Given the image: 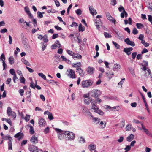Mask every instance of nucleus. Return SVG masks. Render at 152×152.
<instances>
[{"mask_svg": "<svg viewBox=\"0 0 152 152\" xmlns=\"http://www.w3.org/2000/svg\"><path fill=\"white\" fill-rule=\"evenodd\" d=\"M64 133L66 140L71 141L75 138V135L72 132L69 131H65Z\"/></svg>", "mask_w": 152, "mask_h": 152, "instance_id": "nucleus-1", "label": "nucleus"}, {"mask_svg": "<svg viewBox=\"0 0 152 152\" xmlns=\"http://www.w3.org/2000/svg\"><path fill=\"white\" fill-rule=\"evenodd\" d=\"M93 83V82L92 80L89 79L82 81L81 84L83 88H88L91 86Z\"/></svg>", "mask_w": 152, "mask_h": 152, "instance_id": "nucleus-2", "label": "nucleus"}, {"mask_svg": "<svg viewBox=\"0 0 152 152\" xmlns=\"http://www.w3.org/2000/svg\"><path fill=\"white\" fill-rule=\"evenodd\" d=\"M55 131L58 133V139L61 140H62L64 137V133L65 131H64L58 128H56Z\"/></svg>", "mask_w": 152, "mask_h": 152, "instance_id": "nucleus-3", "label": "nucleus"}, {"mask_svg": "<svg viewBox=\"0 0 152 152\" xmlns=\"http://www.w3.org/2000/svg\"><path fill=\"white\" fill-rule=\"evenodd\" d=\"M7 113L8 116H10L11 115L13 119H15L16 118V113L14 111H12V109L10 107H8L7 108Z\"/></svg>", "mask_w": 152, "mask_h": 152, "instance_id": "nucleus-4", "label": "nucleus"}, {"mask_svg": "<svg viewBox=\"0 0 152 152\" xmlns=\"http://www.w3.org/2000/svg\"><path fill=\"white\" fill-rule=\"evenodd\" d=\"M83 112L85 115L89 117L90 119L91 118V117H93L92 114L87 108H84L83 110Z\"/></svg>", "mask_w": 152, "mask_h": 152, "instance_id": "nucleus-5", "label": "nucleus"}, {"mask_svg": "<svg viewBox=\"0 0 152 152\" xmlns=\"http://www.w3.org/2000/svg\"><path fill=\"white\" fill-rule=\"evenodd\" d=\"M67 72L68 73L67 75L69 77L72 78H75L76 76L74 70L71 69H69L67 70Z\"/></svg>", "mask_w": 152, "mask_h": 152, "instance_id": "nucleus-6", "label": "nucleus"}, {"mask_svg": "<svg viewBox=\"0 0 152 152\" xmlns=\"http://www.w3.org/2000/svg\"><path fill=\"white\" fill-rule=\"evenodd\" d=\"M28 149L31 152H39V151H42L41 149L33 145L30 146Z\"/></svg>", "mask_w": 152, "mask_h": 152, "instance_id": "nucleus-7", "label": "nucleus"}, {"mask_svg": "<svg viewBox=\"0 0 152 152\" xmlns=\"http://www.w3.org/2000/svg\"><path fill=\"white\" fill-rule=\"evenodd\" d=\"M91 96L95 98L98 97L101 94L100 91L98 90H93L91 91Z\"/></svg>", "mask_w": 152, "mask_h": 152, "instance_id": "nucleus-8", "label": "nucleus"}, {"mask_svg": "<svg viewBox=\"0 0 152 152\" xmlns=\"http://www.w3.org/2000/svg\"><path fill=\"white\" fill-rule=\"evenodd\" d=\"M38 124L40 127H45L46 125V122L43 118H41L39 120Z\"/></svg>", "mask_w": 152, "mask_h": 152, "instance_id": "nucleus-9", "label": "nucleus"}, {"mask_svg": "<svg viewBox=\"0 0 152 152\" xmlns=\"http://www.w3.org/2000/svg\"><path fill=\"white\" fill-rule=\"evenodd\" d=\"M106 17L110 21L112 22L113 23H114V24L115 23V20L114 18L112 17L108 12H106Z\"/></svg>", "mask_w": 152, "mask_h": 152, "instance_id": "nucleus-10", "label": "nucleus"}, {"mask_svg": "<svg viewBox=\"0 0 152 152\" xmlns=\"http://www.w3.org/2000/svg\"><path fill=\"white\" fill-rule=\"evenodd\" d=\"M126 130L127 131H130L132 130L133 132H135L136 129L135 128L133 127L131 124L129 123L126 125L125 127Z\"/></svg>", "mask_w": 152, "mask_h": 152, "instance_id": "nucleus-11", "label": "nucleus"}, {"mask_svg": "<svg viewBox=\"0 0 152 152\" xmlns=\"http://www.w3.org/2000/svg\"><path fill=\"white\" fill-rule=\"evenodd\" d=\"M91 110H94V111L96 110V109H98V107L96 105V104L97 103V102H96L95 101L91 100Z\"/></svg>", "mask_w": 152, "mask_h": 152, "instance_id": "nucleus-12", "label": "nucleus"}, {"mask_svg": "<svg viewBox=\"0 0 152 152\" xmlns=\"http://www.w3.org/2000/svg\"><path fill=\"white\" fill-rule=\"evenodd\" d=\"M31 142L33 144H36L38 142V136L34 135L30 139Z\"/></svg>", "mask_w": 152, "mask_h": 152, "instance_id": "nucleus-13", "label": "nucleus"}, {"mask_svg": "<svg viewBox=\"0 0 152 152\" xmlns=\"http://www.w3.org/2000/svg\"><path fill=\"white\" fill-rule=\"evenodd\" d=\"M142 128L143 129V131L148 136L152 137V133L150 132L148 130L146 129L145 127L143 125V124H141Z\"/></svg>", "mask_w": 152, "mask_h": 152, "instance_id": "nucleus-14", "label": "nucleus"}, {"mask_svg": "<svg viewBox=\"0 0 152 152\" xmlns=\"http://www.w3.org/2000/svg\"><path fill=\"white\" fill-rule=\"evenodd\" d=\"M57 47L58 48H60L61 47V45L59 41L58 40H56L54 44L52 45L51 46V48L53 49H55Z\"/></svg>", "mask_w": 152, "mask_h": 152, "instance_id": "nucleus-15", "label": "nucleus"}, {"mask_svg": "<svg viewBox=\"0 0 152 152\" xmlns=\"http://www.w3.org/2000/svg\"><path fill=\"white\" fill-rule=\"evenodd\" d=\"M124 42L128 45H131L132 47L135 46V44L133 41H131L129 38H127L124 40Z\"/></svg>", "mask_w": 152, "mask_h": 152, "instance_id": "nucleus-16", "label": "nucleus"}, {"mask_svg": "<svg viewBox=\"0 0 152 152\" xmlns=\"http://www.w3.org/2000/svg\"><path fill=\"white\" fill-rule=\"evenodd\" d=\"M95 24L98 29L99 28L100 26H101L102 24V22H101L100 19H96L95 20Z\"/></svg>", "mask_w": 152, "mask_h": 152, "instance_id": "nucleus-17", "label": "nucleus"}, {"mask_svg": "<svg viewBox=\"0 0 152 152\" xmlns=\"http://www.w3.org/2000/svg\"><path fill=\"white\" fill-rule=\"evenodd\" d=\"M89 8L90 12L92 15H94L96 14L97 12L92 6L89 7Z\"/></svg>", "mask_w": 152, "mask_h": 152, "instance_id": "nucleus-18", "label": "nucleus"}, {"mask_svg": "<svg viewBox=\"0 0 152 152\" xmlns=\"http://www.w3.org/2000/svg\"><path fill=\"white\" fill-rule=\"evenodd\" d=\"M133 50V48L132 47L129 48H125L124 49V51L128 55L131 53V51Z\"/></svg>", "mask_w": 152, "mask_h": 152, "instance_id": "nucleus-19", "label": "nucleus"}, {"mask_svg": "<svg viewBox=\"0 0 152 152\" xmlns=\"http://www.w3.org/2000/svg\"><path fill=\"white\" fill-rule=\"evenodd\" d=\"M94 68L89 66L87 68V71L89 74H92L94 73Z\"/></svg>", "mask_w": 152, "mask_h": 152, "instance_id": "nucleus-20", "label": "nucleus"}, {"mask_svg": "<svg viewBox=\"0 0 152 152\" xmlns=\"http://www.w3.org/2000/svg\"><path fill=\"white\" fill-rule=\"evenodd\" d=\"M24 10L25 12L27 13V14L30 18H31L33 17L32 15L30 12L29 9L28 7H25L24 8Z\"/></svg>", "mask_w": 152, "mask_h": 152, "instance_id": "nucleus-21", "label": "nucleus"}, {"mask_svg": "<svg viewBox=\"0 0 152 152\" xmlns=\"http://www.w3.org/2000/svg\"><path fill=\"white\" fill-rule=\"evenodd\" d=\"M134 138V135L132 134H131L126 137V140L129 142H131L132 140H133Z\"/></svg>", "mask_w": 152, "mask_h": 152, "instance_id": "nucleus-22", "label": "nucleus"}, {"mask_svg": "<svg viewBox=\"0 0 152 152\" xmlns=\"http://www.w3.org/2000/svg\"><path fill=\"white\" fill-rule=\"evenodd\" d=\"M121 65L118 64L116 63L114 64L113 67V71L119 69L121 68Z\"/></svg>", "mask_w": 152, "mask_h": 152, "instance_id": "nucleus-23", "label": "nucleus"}, {"mask_svg": "<svg viewBox=\"0 0 152 152\" xmlns=\"http://www.w3.org/2000/svg\"><path fill=\"white\" fill-rule=\"evenodd\" d=\"M106 122L105 121H101L99 124V127L100 129H103L105 127Z\"/></svg>", "mask_w": 152, "mask_h": 152, "instance_id": "nucleus-24", "label": "nucleus"}, {"mask_svg": "<svg viewBox=\"0 0 152 152\" xmlns=\"http://www.w3.org/2000/svg\"><path fill=\"white\" fill-rule=\"evenodd\" d=\"M82 56L81 55L75 54L74 53V55L72 56L73 59H75V58L77 59H81L82 58Z\"/></svg>", "mask_w": 152, "mask_h": 152, "instance_id": "nucleus-25", "label": "nucleus"}, {"mask_svg": "<svg viewBox=\"0 0 152 152\" xmlns=\"http://www.w3.org/2000/svg\"><path fill=\"white\" fill-rule=\"evenodd\" d=\"M23 136V135L22 133L19 132L15 134L14 136V137L18 138L19 140H20L22 138Z\"/></svg>", "mask_w": 152, "mask_h": 152, "instance_id": "nucleus-26", "label": "nucleus"}, {"mask_svg": "<svg viewBox=\"0 0 152 152\" xmlns=\"http://www.w3.org/2000/svg\"><path fill=\"white\" fill-rule=\"evenodd\" d=\"M91 118H92V120H93L94 122L96 124H99L100 122V119L99 118L94 117L93 116V117H91Z\"/></svg>", "mask_w": 152, "mask_h": 152, "instance_id": "nucleus-27", "label": "nucleus"}, {"mask_svg": "<svg viewBox=\"0 0 152 152\" xmlns=\"http://www.w3.org/2000/svg\"><path fill=\"white\" fill-rule=\"evenodd\" d=\"M2 138L3 139L5 140H12V138L10 137V136L9 135H5L3 137H2Z\"/></svg>", "mask_w": 152, "mask_h": 152, "instance_id": "nucleus-28", "label": "nucleus"}, {"mask_svg": "<svg viewBox=\"0 0 152 152\" xmlns=\"http://www.w3.org/2000/svg\"><path fill=\"white\" fill-rule=\"evenodd\" d=\"M81 66V63L80 62H78L75 63H74L72 65L73 67L77 68L80 66Z\"/></svg>", "mask_w": 152, "mask_h": 152, "instance_id": "nucleus-29", "label": "nucleus"}, {"mask_svg": "<svg viewBox=\"0 0 152 152\" xmlns=\"http://www.w3.org/2000/svg\"><path fill=\"white\" fill-rule=\"evenodd\" d=\"M94 111L101 115H103L104 114L103 112L101 110L98 108V109H96V110H95Z\"/></svg>", "mask_w": 152, "mask_h": 152, "instance_id": "nucleus-30", "label": "nucleus"}, {"mask_svg": "<svg viewBox=\"0 0 152 152\" xmlns=\"http://www.w3.org/2000/svg\"><path fill=\"white\" fill-rule=\"evenodd\" d=\"M96 146L94 144H90L88 146V149L90 150H93L96 148Z\"/></svg>", "mask_w": 152, "mask_h": 152, "instance_id": "nucleus-31", "label": "nucleus"}, {"mask_svg": "<svg viewBox=\"0 0 152 152\" xmlns=\"http://www.w3.org/2000/svg\"><path fill=\"white\" fill-rule=\"evenodd\" d=\"M121 109L120 107L119 106H114L113 107H112L111 108V110L112 111H119L120 109Z\"/></svg>", "mask_w": 152, "mask_h": 152, "instance_id": "nucleus-32", "label": "nucleus"}, {"mask_svg": "<svg viewBox=\"0 0 152 152\" xmlns=\"http://www.w3.org/2000/svg\"><path fill=\"white\" fill-rule=\"evenodd\" d=\"M8 60L10 63L11 65L14 63V60L13 57L11 56L9 57Z\"/></svg>", "mask_w": 152, "mask_h": 152, "instance_id": "nucleus-33", "label": "nucleus"}, {"mask_svg": "<svg viewBox=\"0 0 152 152\" xmlns=\"http://www.w3.org/2000/svg\"><path fill=\"white\" fill-rule=\"evenodd\" d=\"M8 149L9 150H12V143L11 140H9L8 142Z\"/></svg>", "mask_w": 152, "mask_h": 152, "instance_id": "nucleus-34", "label": "nucleus"}, {"mask_svg": "<svg viewBox=\"0 0 152 152\" xmlns=\"http://www.w3.org/2000/svg\"><path fill=\"white\" fill-rule=\"evenodd\" d=\"M79 141L80 143H83L85 142V140L84 138L81 136L79 138Z\"/></svg>", "mask_w": 152, "mask_h": 152, "instance_id": "nucleus-35", "label": "nucleus"}, {"mask_svg": "<svg viewBox=\"0 0 152 152\" xmlns=\"http://www.w3.org/2000/svg\"><path fill=\"white\" fill-rule=\"evenodd\" d=\"M127 15V13L125 10H124L123 12L121 13V18H123L125 16V17H126Z\"/></svg>", "mask_w": 152, "mask_h": 152, "instance_id": "nucleus-36", "label": "nucleus"}, {"mask_svg": "<svg viewBox=\"0 0 152 152\" xmlns=\"http://www.w3.org/2000/svg\"><path fill=\"white\" fill-rule=\"evenodd\" d=\"M28 126L30 127L29 132L31 134H33L34 133V131L33 127L31 125H29Z\"/></svg>", "mask_w": 152, "mask_h": 152, "instance_id": "nucleus-37", "label": "nucleus"}, {"mask_svg": "<svg viewBox=\"0 0 152 152\" xmlns=\"http://www.w3.org/2000/svg\"><path fill=\"white\" fill-rule=\"evenodd\" d=\"M79 75L81 77H83L85 74V72L82 69L78 72Z\"/></svg>", "mask_w": 152, "mask_h": 152, "instance_id": "nucleus-38", "label": "nucleus"}, {"mask_svg": "<svg viewBox=\"0 0 152 152\" xmlns=\"http://www.w3.org/2000/svg\"><path fill=\"white\" fill-rule=\"evenodd\" d=\"M79 31H83L85 30V28L83 27L81 24H80L79 26Z\"/></svg>", "mask_w": 152, "mask_h": 152, "instance_id": "nucleus-39", "label": "nucleus"}, {"mask_svg": "<svg viewBox=\"0 0 152 152\" xmlns=\"http://www.w3.org/2000/svg\"><path fill=\"white\" fill-rule=\"evenodd\" d=\"M2 120L3 121H6L9 123L10 125H12V122L10 119H7L5 118H2Z\"/></svg>", "mask_w": 152, "mask_h": 152, "instance_id": "nucleus-40", "label": "nucleus"}, {"mask_svg": "<svg viewBox=\"0 0 152 152\" xmlns=\"http://www.w3.org/2000/svg\"><path fill=\"white\" fill-rule=\"evenodd\" d=\"M92 100L90 98H86L84 100V102L85 104H90L91 102V100Z\"/></svg>", "mask_w": 152, "mask_h": 152, "instance_id": "nucleus-41", "label": "nucleus"}, {"mask_svg": "<svg viewBox=\"0 0 152 152\" xmlns=\"http://www.w3.org/2000/svg\"><path fill=\"white\" fill-rule=\"evenodd\" d=\"M142 66L143 67V70L145 71L147 70V71L148 73V74L150 75L151 74V71L149 69H148L146 67V66H145L144 65H142Z\"/></svg>", "mask_w": 152, "mask_h": 152, "instance_id": "nucleus-42", "label": "nucleus"}, {"mask_svg": "<svg viewBox=\"0 0 152 152\" xmlns=\"http://www.w3.org/2000/svg\"><path fill=\"white\" fill-rule=\"evenodd\" d=\"M38 75L39 76L41 77L42 78L45 80H46V76L43 73H39L38 74Z\"/></svg>", "mask_w": 152, "mask_h": 152, "instance_id": "nucleus-43", "label": "nucleus"}, {"mask_svg": "<svg viewBox=\"0 0 152 152\" xmlns=\"http://www.w3.org/2000/svg\"><path fill=\"white\" fill-rule=\"evenodd\" d=\"M104 35L105 38H108L111 37L112 36L109 33L107 32H104Z\"/></svg>", "mask_w": 152, "mask_h": 152, "instance_id": "nucleus-44", "label": "nucleus"}, {"mask_svg": "<svg viewBox=\"0 0 152 152\" xmlns=\"http://www.w3.org/2000/svg\"><path fill=\"white\" fill-rule=\"evenodd\" d=\"M41 44L42 45V51H43L46 48V46H47V44H44V43L43 42L41 43Z\"/></svg>", "mask_w": 152, "mask_h": 152, "instance_id": "nucleus-45", "label": "nucleus"}, {"mask_svg": "<svg viewBox=\"0 0 152 152\" xmlns=\"http://www.w3.org/2000/svg\"><path fill=\"white\" fill-rule=\"evenodd\" d=\"M22 61L25 65L29 66L30 65L29 62L27 61L26 60L24 59H22Z\"/></svg>", "mask_w": 152, "mask_h": 152, "instance_id": "nucleus-46", "label": "nucleus"}, {"mask_svg": "<svg viewBox=\"0 0 152 152\" xmlns=\"http://www.w3.org/2000/svg\"><path fill=\"white\" fill-rule=\"evenodd\" d=\"M48 119L50 120H52L54 119V118L52 114L51 113H50L48 115Z\"/></svg>", "mask_w": 152, "mask_h": 152, "instance_id": "nucleus-47", "label": "nucleus"}, {"mask_svg": "<svg viewBox=\"0 0 152 152\" xmlns=\"http://www.w3.org/2000/svg\"><path fill=\"white\" fill-rule=\"evenodd\" d=\"M112 43L116 48L119 49L120 48V45L117 43L113 41Z\"/></svg>", "mask_w": 152, "mask_h": 152, "instance_id": "nucleus-48", "label": "nucleus"}, {"mask_svg": "<svg viewBox=\"0 0 152 152\" xmlns=\"http://www.w3.org/2000/svg\"><path fill=\"white\" fill-rule=\"evenodd\" d=\"M136 26L138 28H143L144 26L143 25L140 23H137L136 24Z\"/></svg>", "mask_w": 152, "mask_h": 152, "instance_id": "nucleus-49", "label": "nucleus"}, {"mask_svg": "<svg viewBox=\"0 0 152 152\" xmlns=\"http://www.w3.org/2000/svg\"><path fill=\"white\" fill-rule=\"evenodd\" d=\"M66 52L68 53V54L72 56L74 54V53L72 51L70 50H66Z\"/></svg>", "mask_w": 152, "mask_h": 152, "instance_id": "nucleus-50", "label": "nucleus"}, {"mask_svg": "<svg viewBox=\"0 0 152 152\" xmlns=\"http://www.w3.org/2000/svg\"><path fill=\"white\" fill-rule=\"evenodd\" d=\"M1 61H2L3 63V70L5 69L6 67H7V65L6 64L5 61L3 59H1Z\"/></svg>", "mask_w": 152, "mask_h": 152, "instance_id": "nucleus-51", "label": "nucleus"}, {"mask_svg": "<svg viewBox=\"0 0 152 152\" xmlns=\"http://www.w3.org/2000/svg\"><path fill=\"white\" fill-rule=\"evenodd\" d=\"M125 78L122 79L120 82L118 83V85L121 86V87H122V85L124 81L125 80Z\"/></svg>", "mask_w": 152, "mask_h": 152, "instance_id": "nucleus-52", "label": "nucleus"}, {"mask_svg": "<svg viewBox=\"0 0 152 152\" xmlns=\"http://www.w3.org/2000/svg\"><path fill=\"white\" fill-rule=\"evenodd\" d=\"M132 33L134 35L137 34L138 33V31L136 28L133 29Z\"/></svg>", "mask_w": 152, "mask_h": 152, "instance_id": "nucleus-53", "label": "nucleus"}, {"mask_svg": "<svg viewBox=\"0 0 152 152\" xmlns=\"http://www.w3.org/2000/svg\"><path fill=\"white\" fill-rule=\"evenodd\" d=\"M10 73L12 75H14L16 74L15 71L14 69H11L10 70Z\"/></svg>", "mask_w": 152, "mask_h": 152, "instance_id": "nucleus-54", "label": "nucleus"}, {"mask_svg": "<svg viewBox=\"0 0 152 152\" xmlns=\"http://www.w3.org/2000/svg\"><path fill=\"white\" fill-rule=\"evenodd\" d=\"M106 74L107 76L109 78V79H110L112 78V77H111L109 76V74L111 75H114V73L113 72H109V73H106Z\"/></svg>", "mask_w": 152, "mask_h": 152, "instance_id": "nucleus-55", "label": "nucleus"}, {"mask_svg": "<svg viewBox=\"0 0 152 152\" xmlns=\"http://www.w3.org/2000/svg\"><path fill=\"white\" fill-rule=\"evenodd\" d=\"M144 36L143 34H140L139 36L138 39L140 40L141 41L142 40L144 39Z\"/></svg>", "mask_w": 152, "mask_h": 152, "instance_id": "nucleus-56", "label": "nucleus"}, {"mask_svg": "<svg viewBox=\"0 0 152 152\" xmlns=\"http://www.w3.org/2000/svg\"><path fill=\"white\" fill-rule=\"evenodd\" d=\"M49 128L48 127H47L44 130V132L45 134H47L49 132Z\"/></svg>", "mask_w": 152, "mask_h": 152, "instance_id": "nucleus-57", "label": "nucleus"}, {"mask_svg": "<svg viewBox=\"0 0 152 152\" xmlns=\"http://www.w3.org/2000/svg\"><path fill=\"white\" fill-rule=\"evenodd\" d=\"M20 80L21 83L24 84L25 83L26 80L23 77H20Z\"/></svg>", "mask_w": 152, "mask_h": 152, "instance_id": "nucleus-58", "label": "nucleus"}, {"mask_svg": "<svg viewBox=\"0 0 152 152\" xmlns=\"http://www.w3.org/2000/svg\"><path fill=\"white\" fill-rule=\"evenodd\" d=\"M144 103H145V106L146 110H147L148 113H150V110L149 109L148 106L147 104V102H144Z\"/></svg>", "mask_w": 152, "mask_h": 152, "instance_id": "nucleus-59", "label": "nucleus"}, {"mask_svg": "<svg viewBox=\"0 0 152 152\" xmlns=\"http://www.w3.org/2000/svg\"><path fill=\"white\" fill-rule=\"evenodd\" d=\"M30 118V115H28L27 114H26V116L25 118V120L26 121H28Z\"/></svg>", "mask_w": 152, "mask_h": 152, "instance_id": "nucleus-60", "label": "nucleus"}, {"mask_svg": "<svg viewBox=\"0 0 152 152\" xmlns=\"http://www.w3.org/2000/svg\"><path fill=\"white\" fill-rule=\"evenodd\" d=\"M76 13L78 15H80L82 14V11L80 9H78L76 11Z\"/></svg>", "mask_w": 152, "mask_h": 152, "instance_id": "nucleus-61", "label": "nucleus"}, {"mask_svg": "<svg viewBox=\"0 0 152 152\" xmlns=\"http://www.w3.org/2000/svg\"><path fill=\"white\" fill-rule=\"evenodd\" d=\"M116 0H112L111 1V4L112 5L115 6L116 4Z\"/></svg>", "mask_w": 152, "mask_h": 152, "instance_id": "nucleus-62", "label": "nucleus"}, {"mask_svg": "<svg viewBox=\"0 0 152 152\" xmlns=\"http://www.w3.org/2000/svg\"><path fill=\"white\" fill-rule=\"evenodd\" d=\"M124 140V137L123 136H121L117 140V141L119 142H123Z\"/></svg>", "mask_w": 152, "mask_h": 152, "instance_id": "nucleus-63", "label": "nucleus"}, {"mask_svg": "<svg viewBox=\"0 0 152 152\" xmlns=\"http://www.w3.org/2000/svg\"><path fill=\"white\" fill-rule=\"evenodd\" d=\"M137 54V52H134L132 53V56L133 59H134L135 58V57Z\"/></svg>", "mask_w": 152, "mask_h": 152, "instance_id": "nucleus-64", "label": "nucleus"}]
</instances>
